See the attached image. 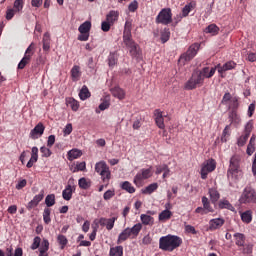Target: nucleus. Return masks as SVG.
I'll list each match as a JSON object with an SVG mask.
<instances>
[{
    "label": "nucleus",
    "instance_id": "1",
    "mask_svg": "<svg viewBox=\"0 0 256 256\" xmlns=\"http://www.w3.org/2000/svg\"><path fill=\"white\" fill-rule=\"evenodd\" d=\"M181 243H183V241L179 236L169 234L159 239V249L169 252L175 251L177 247L181 246Z\"/></svg>",
    "mask_w": 256,
    "mask_h": 256
},
{
    "label": "nucleus",
    "instance_id": "2",
    "mask_svg": "<svg viewBox=\"0 0 256 256\" xmlns=\"http://www.w3.org/2000/svg\"><path fill=\"white\" fill-rule=\"evenodd\" d=\"M239 163H241V157L235 155L230 158V166L227 172L228 179H239V175H241Z\"/></svg>",
    "mask_w": 256,
    "mask_h": 256
},
{
    "label": "nucleus",
    "instance_id": "3",
    "mask_svg": "<svg viewBox=\"0 0 256 256\" xmlns=\"http://www.w3.org/2000/svg\"><path fill=\"white\" fill-rule=\"evenodd\" d=\"M153 172L152 168H142L139 172L135 175L133 183L136 187H143V181L152 177Z\"/></svg>",
    "mask_w": 256,
    "mask_h": 256
},
{
    "label": "nucleus",
    "instance_id": "4",
    "mask_svg": "<svg viewBox=\"0 0 256 256\" xmlns=\"http://www.w3.org/2000/svg\"><path fill=\"white\" fill-rule=\"evenodd\" d=\"M95 171L96 173H99L104 183L111 179V171L109 170V166H107L105 161L97 162L95 165Z\"/></svg>",
    "mask_w": 256,
    "mask_h": 256
},
{
    "label": "nucleus",
    "instance_id": "5",
    "mask_svg": "<svg viewBox=\"0 0 256 256\" xmlns=\"http://www.w3.org/2000/svg\"><path fill=\"white\" fill-rule=\"evenodd\" d=\"M156 23H160L161 25H169L173 23V13L171 12V8L162 9L156 17Z\"/></svg>",
    "mask_w": 256,
    "mask_h": 256
},
{
    "label": "nucleus",
    "instance_id": "6",
    "mask_svg": "<svg viewBox=\"0 0 256 256\" xmlns=\"http://www.w3.org/2000/svg\"><path fill=\"white\" fill-rule=\"evenodd\" d=\"M201 85H203V78L201 77V74L194 72L184 87L187 91H193V89H197V87Z\"/></svg>",
    "mask_w": 256,
    "mask_h": 256
},
{
    "label": "nucleus",
    "instance_id": "7",
    "mask_svg": "<svg viewBox=\"0 0 256 256\" xmlns=\"http://www.w3.org/2000/svg\"><path fill=\"white\" fill-rule=\"evenodd\" d=\"M251 131H253V121L250 120L246 123L245 127H244V133L243 135H241L238 140H237V145L238 147H243L245 146V144L247 143L250 135H251Z\"/></svg>",
    "mask_w": 256,
    "mask_h": 256
},
{
    "label": "nucleus",
    "instance_id": "8",
    "mask_svg": "<svg viewBox=\"0 0 256 256\" xmlns=\"http://www.w3.org/2000/svg\"><path fill=\"white\" fill-rule=\"evenodd\" d=\"M240 203H256V193L251 187H246L240 197Z\"/></svg>",
    "mask_w": 256,
    "mask_h": 256
},
{
    "label": "nucleus",
    "instance_id": "9",
    "mask_svg": "<svg viewBox=\"0 0 256 256\" xmlns=\"http://www.w3.org/2000/svg\"><path fill=\"white\" fill-rule=\"evenodd\" d=\"M216 167H217V163L213 159H210V160H207L206 162H204L202 164V168L200 171L201 179H206L207 175H209V173L215 171Z\"/></svg>",
    "mask_w": 256,
    "mask_h": 256
},
{
    "label": "nucleus",
    "instance_id": "10",
    "mask_svg": "<svg viewBox=\"0 0 256 256\" xmlns=\"http://www.w3.org/2000/svg\"><path fill=\"white\" fill-rule=\"evenodd\" d=\"M124 41V45H126V47L129 49V53L132 57H136L138 58L141 50L139 48V44L135 43V41H133L132 38H128Z\"/></svg>",
    "mask_w": 256,
    "mask_h": 256
},
{
    "label": "nucleus",
    "instance_id": "11",
    "mask_svg": "<svg viewBox=\"0 0 256 256\" xmlns=\"http://www.w3.org/2000/svg\"><path fill=\"white\" fill-rule=\"evenodd\" d=\"M33 49H35V44L31 43L29 47L26 49L24 57L18 64V69H25V66L29 61H31V57H33Z\"/></svg>",
    "mask_w": 256,
    "mask_h": 256
},
{
    "label": "nucleus",
    "instance_id": "12",
    "mask_svg": "<svg viewBox=\"0 0 256 256\" xmlns=\"http://www.w3.org/2000/svg\"><path fill=\"white\" fill-rule=\"evenodd\" d=\"M115 221H117L116 217H112V218L102 217L99 220H95L94 223L96 224V227H98V225H101V227H106L108 231H111V229L115 227Z\"/></svg>",
    "mask_w": 256,
    "mask_h": 256
},
{
    "label": "nucleus",
    "instance_id": "13",
    "mask_svg": "<svg viewBox=\"0 0 256 256\" xmlns=\"http://www.w3.org/2000/svg\"><path fill=\"white\" fill-rule=\"evenodd\" d=\"M197 51H199V44L191 45L187 52L180 56V61H191L197 55Z\"/></svg>",
    "mask_w": 256,
    "mask_h": 256
},
{
    "label": "nucleus",
    "instance_id": "14",
    "mask_svg": "<svg viewBox=\"0 0 256 256\" xmlns=\"http://www.w3.org/2000/svg\"><path fill=\"white\" fill-rule=\"evenodd\" d=\"M43 197H45V191L41 190L39 194L35 195L34 198L27 204V209L31 211V209H35L41 201H43Z\"/></svg>",
    "mask_w": 256,
    "mask_h": 256
},
{
    "label": "nucleus",
    "instance_id": "15",
    "mask_svg": "<svg viewBox=\"0 0 256 256\" xmlns=\"http://www.w3.org/2000/svg\"><path fill=\"white\" fill-rule=\"evenodd\" d=\"M43 133H45V126H43L42 123H38L34 129L30 132V138L31 139H39V137L43 136Z\"/></svg>",
    "mask_w": 256,
    "mask_h": 256
},
{
    "label": "nucleus",
    "instance_id": "16",
    "mask_svg": "<svg viewBox=\"0 0 256 256\" xmlns=\"http://www.w3.org/2000/svg\"><path fill=\"white\" fill-rule=\"evenodd\" d=\"M216 71H217V68L209 69V67H204L200 72H196V73L200 75L204 81L205 79H211V77L215 75Z\"/></svg>",
    "mask_w": 256,
    "mask_h": 256
},
{
    "label": "nucleus",
    "instance_id": "17",
    "mask_svg": "<svg viewBox=\"0 0 256 256\" xmlns=\"http://www.w3.org/2000/svg\"><path fill=\"white\" fill-rule=\"evenodd\" d=\"M154 117L157 127H159V129H165V120L163 118V112L159 109H156L154 111Z\"/></svg>",
    "mask_w": 256,
    "mask_h": 256
},
{
    "label": "nucleus",
    "instance_id": "18",
    "mask_svg": "<svg viewBox=\"0 0 256 256\" xmlns=\"http://www.w3.org/2000/svg\"><path fill=\"white\" fill-rule=\"evenodd\" d=\"M225 225V220L223 218H215L209 221V229L210 231H215V229H220Z\"/></svg>",
    "mask_w": 256,
    "mask_h": 256
},
{
    "label": "nucleus",
    "instance_id": "19",
    "mask_svg": "<svg viewBox=\"0 0 256 256\" xmlns=\"http://www.w3.org/2000/svg\"><path fill=\"white\" fill-rule=\"evenodd\" d=\"M237 64L233 61L226 62L224 65L218 64L216 68L218 69V73H225V71H231V69H235Z\"/></svg>",
    "mask_w": 256,
    "mask_h": 256
},
{
    "label": "nucleus",
    "instance_id": "20",
    "mask_svg": "<svg viewBox=\"0 0 256 256\" xmlns=\"http://www.w3.org/2000/svg\"><path fill=\"white\" fill-rule=\"evenodd\" d=\"M73 191H75V187L71 185H67L66 188L62 191V197L65 201H71L73 197Z\"/></svg>",
    "mask_w": 256,
    "mask_h": 256
},
{
    "label": "nucleus",
    "instance_id": "21",
    "mask_svg": "<svg viewBox=\"0 0 256 256\" xmlns=\"http://www.w3.org/2000/svg\"><path fill=\"white\" fill-rule=\"evenodd\" d=\"M229 119H230L231 125H234L235 127L241 124V116H239V114H237V111L235 110H233L229 114Z\"/></svg>",
    "mask_w": 256,
    "mask_h": 256
},
{
    "label": "nucleus",
    "instance_id": "22",
    "mask_svg": "<svg viewBox=\"0 0 256 256\" xmlns=\"http://www.w3.org/2000/svg\"><path fill=\"white\" fill-rule=\"evenodd\" d=\"M132 26H133V23L131 22V20H127L125 22L124 33H123V41H125L127 39H131V27Z\"/></svg>",
    "mask_w": 256,
    "mask_h": 256
},
{
    "label": "nucleus",
    "instance_id": "23",
    "mask_svg": "<svg viewBox=\"0 0 256 256\" xmlns=\"http://www.w3.org/2000/svg\"><path fill=\"white\" fill-rule=\"evenodd\" d=\"M43 51H49L51 49V35L46 32L43 36Z\"/></svg>",
    "mask_w": 256,
    "mask_h": 256
},
{
    "label": "nucleus",
    "instance_id": "24",
    "mask_svg": "<svg viewBox=\"0 0 256 256\" xmlns=\"http://www.w3.org/2000/svg\"><path fill=\"white\" fill-rule=\"evenodd\" d=\"M171 38V30L169 28H164L160 31V41L161 43H167Z\"/></svg>",
    "mask_w": 256,
    "mask_h": 256
},
{
    "label": "nucleus",
    "instance_id": "25",
    "mask_svg": "<svg viewBox=\"0 0 256 256\" xmlns=\"http://www.w3.org/2000/svg\"><path fill=\"white\" fill-rule=\"evenodd\" d=\"M208 193L210 195V201L212 203H217V201H219V199L221 198V194H219V191L216 190V188H210Z\"/></svg>",
    "mask_w": 256,
    "mask_h": 256
},
{
    "label": "nucleus",
    "instance_id": "26",
    "mask_svg": "<svg viewBox=\"0 0 256 256\" xmlns=\"http://www.w3.org/2000/svg\"><path fill=\"white\" fill-rule=\"evenodd\" d=\"M255 141H256V136L253 134L250 138L249 144L247 146L246 153L247 155L251 156L253 153H255Z\"/></svg>",
    "mask_w": 256,
    "mask_h": 256
},
{
    "label": "nucleus",
    "instance_id": "27",
    "mask_svg": "<svg viewBox=\"0 0 256 256\" xmlns=\"http://www.w3.org/2000/svg\"><path fill=\"white\" fill-rule=\"evenodd\" d=\"M119 19V12L115 10H111L107 15H106V21H108L110 24L113 25L115 21Z\"/></svg>",
    "mask_w": 256,
    "mask_h": 256
},
{
    "label": "nucleus",
    "instance_id": "28",
    "mask_svg": "<svg viewBox=\"0 0 256 256\" xmlns=\"http://www.w3.org/2000/svg\"><path fill=\"white\" fill-rule=\"evenodd\" d=\"M83 155V152L79 149H72L68 151V161H74V159H79Z\"/></svg>",
    "mask_w": 256,
    "mask_h": 256
},
{
    "label": "nucleus",
    "instance_id": "29",
    "mask_svg": "<svg viewBox=\"0 0 256 256\" xmlns=\"http://www.w3.org/2000/svg\"><path fill=\"white\" fill-rule=\"evenodd\" d=\"M111 93L113 97H117V99H125V91L120 87L112 88Z\"/></svg>",
    "mask_w": 256,
    "mask_h": 256
},
{
    "label": "nucleus",
    "instance_id": "30",
    "mask_svg": "<svg viewBox=\"0 0 256 256\" xmlns=\"http://www.w3.org/2000/svg\"><path fill=\"white\" fill-rule=\"evenodd\" d=\"M235 244L238 247L245 246V234L243 233H235L234 234Z\"/></svg>",
    "mask_w": 256,
    "mask_h": 256
},
{
    "label": "nucleus",
    "instance_id": "31",
    "mask_svg": "<svg viewBox=\"0 0 256 256\" xmlns=\"http://www.w3.org/2000/svg\"><path fill=\"white\" fill-rule=\"evenodd\" d=\"M158 187H159V184L152 183L147 187H145L144 189H142V193L143 195H151V193H154V191H157Z\"/></svg>",
    "mask_w": 256,
    "mask_h": 256
},
{
    "label": "nucleus",
    "instance_id": "32",
    "mask_svg": "<svg viewBox=\"0 0 256 256\" xmlns=\"http://www.w3.org/2000/svg\"><path fill=\"white\" fill-rule=\"evenodd\" d=\"M131 237V232H129V228H126L123 232H121L118 236L117 243H123V241H127Z\"/></svg>",
    "mask_w": 256,
    "mask_h": 256
},
{
    "label": "nucleus",
    "instance_id": "33",
    "mask_svg": "<svg viewBox=\"0 0 256 256\" xmlns=\"http://www.w3.org/2000/svg\"><path fill=\"white\" fill-rule=\"evenodd\" d=\"M140 219L143 225H153L155 223V219L147 214H141Z\"/></svg>",
    "mask_w": 256,
    "mask_h": 256
},
{
    "label": "nucleus",
    "instance_id": "34",
    "mask_svg": "<svg viewBox=\"0 0 256 256\" xmlns=\"http://www.w3.org/2000/svg\"><path fill=\"white\" fill-rule=\"evenodd\" d=\"M79 97L81 101H85L86 99H89L91 97V92H89V88L87 86H83L79 92Z\"/></svg>",
    "mask_w": 256,
    "mask_h": 256
},
{
    "label": "nucleus",
    "instance_id": "35",
    "mask_svg": "<svg viewBox=\"0 0 256 256\" xmlns=\"http://www.w3.org/2000/svg\"><path fill=\"white\" fill-rule=\"evenodd\" d=\"M202 205L204 208V211H206V214L213 213V207H211V202H209L208 197H202Z\"/></svg>",
    "mask_w": 256,
    "mask_h": 256
},
{
    "label": "nucleus",
    "instance_id": "36",
    "mask_svg": "<svg viewBox=\"0 0 256 256\" xmlns=\"http://www.w3.org/2000/svg\"><path fill=\"white\" fill-rule=\"evenodd\" d=\"M193 9H195V2H190L186 4L182 9V17H187V15H189V13L193 11Z\"/></svg>",
    "mask_w": 256,
    "mask_h": 256
},
{
    "label": "nucleus",
    "instance_id": "37",
    "mask_svg": "<svg viewBox=\"0 0 256 256\" xmlns=\"http://www.w3.org/2000/svg\"><path fill=\"white\" fill-rule=\"evenodd\" d=\"M71 77L72 81H79V78L81 77V68L79 66H74L71 69Z\"/></svg>",
    "mask_w": 256,
    "mask_h": 256
},
{
    "label": "nucleus",
    "instance_id": "38",
    "mask_svg": "<svg viewBox=\"0 0 256 256\" xmlns=\"http://www.w3.org/2000/svg\"><path fill=\"white\" fill-rule=\"evenodd\" d=\"M219 209H228L229 211H235V207L228 200H221L218 204Z\"/></svg>",
    "mask_w": 256,
    "mask_h": 256
},
{
    "label": "nucleus",
    "instance_id": "39",
    "mask_svg": "<svg viewBox=\"0 0 256 256\" xmlns=\"http://www.w3.org/2000/svg\"><path fill=\"white\" fill-rule=\"evenodd\" d=\"M79 33H89L91 31V21H85L78 28Z\"/></svg>",
    "mask_w": 256,
    "mask_h": 256
},
{
    "label": "nucleus",
    "instance_id": "40",
    "mask_svg": "<svg viewBox=\"0 0 256 256\" xmlns=\"http://www.w3.org/2000/svg\"><path fill=\"white\" fill-rule=\"evenodd\" d=\"M141 229H143V225L141 223L135 224L132 228H129L130 235L137 237Z\"/></svg>",
    "mask_w": 256,
    "mask_h": 256
},
{
    "label": "nucleus",
    "instance_id": "41",
    "mask_svg": "<svg viewBox=\"0 0 256 256\" xmlns=\"http://www.w3.org/2000/svg\"><path fill=\"white\" fill-rule=\"evenodd\" d=\"M78 185L80 189H89V187H91V180H88L86 178H80L78 180Z\"/></svg>",
    "mask_w": 256,
    "mask_h": 256
},
{
    "label": "nucleus",
    "instance_id": "42",
    "mask_svg": "<svg viewBox=\"0 0 256 256\" xmlns=\"http://www.w3.org/2000/svg\"><path fill=\"white\" fill-rule=\"evenodd\" d=\"M241 219L244 223H251L253 220V215L251 213V210L245 211L241 214Z\"/></svg>",
    "mask_w": 256,
    "mask_h": 256
},
{
    "label": "nucleus",
    "instance_id": "43",
    "mask_svg": "<svg viewBox=\"0 0 256 256\" xmlns=\"http://www.w3.org/2000/svg\"><path fill=\"white\" fill-rule=\"evenodd\" d=\"M68 107H70L72 109V111H78L79 110V102H77V100L73 99V98H69L66 101Z\"/></svg>",
    "mask_w": 256,
    "mask_h": 256
},
{
    "label": "nucleus",
    "instance_id": "44",
    "mask_svg": "<svg viewBox=\"0 0 256 256\" xmlns=\"http://www.w3.org/2000/svg\"><path fill=\"white\" fill-rule=\"evenodd\" d=\"M121 188L124 191H127V193H135V187H133V185H131V182L129 181H125L121 184Z\"/></svg>",
    "mask_w": 256,
    "mask_h": 256
},
{
    "label": "nucleus",
    "instance_id": "45",
    "mask_svg": "<svg viewBox=\"0 0 256 256\" xmlns=\"http://www.w3.org/2000/svg\"><path fill=\"white\" fill-rule=\"evenodd\" d=\"M110 256H123V246H116L111 248Z\"/></svg>",
    "mask_w": 256,
    "mask_h": 256
},
{
    "label": "nucleus",
    "instance_id": "46",
    "mask_svg": "<svg viewBox=\"0 0 256 256\" xmlns=\"http://www.w3.org/2000/svg\"><path fill=\"white\" fill-rule=\"evenodd\" d=\"M171 215H173V213H171V211L164 210L159 214L158 219H159V221H167V220L171 219Z\"/></svg>",
    "mask_w": 256,
    "mask_h": 256
},
{
    "label": "nucleus",
    "instance_id": "47",
    "mask_svg": "<svg viewBox=\"0 0 256 256\" xmlns=\"http://www.w3.org/2000/svg\"><path fill=\"white\" fill-rule=\"evenodd\" d=\"M43 221L46 225L51 223V209L45 208L43 212Z\"/></svg>",
    "mask_w": 256,
    "mask_h": 256
},
{
    "label": "nucleus",
    "instance_id": "48",
    "mask_svg": "<svg viewBox=\"0 0 256 256\" xmlns=\"http://www.w3.org/2000/svg\"><path fill=\"white\" fill-rule=\"evenodd\" d=\"M57 241L59 245H61V249H65V246L69 243V240H67V237L63 234L58 235Z\"/></svg>",
    "mask_w": 256,
    "mask_h": 256
},
{
    "label": "nucleus",
    "instance_id": "49",
    "mask_svg": "<svg viewBox=\"0 0 256 256\" xmlns=\"http://www.w3.org/2000/svg\"><path fill=\"white\" fill-rule=\"evenodd\" d=\"M45 205L47 207H53V205H55V194H49L46 196Z\"/></svg>",
    "mask_w": 256,
    "mask_h": 256
},
{
    "label": "nucleus",
    "instance_id": "50",
    "mask_svg": "<svg viewBox=\"0 0 256 256\" xmlns=\"http://www.w3.org/2000/svg\"><path fill=\"white\" fill-rule=\"evenodd\" d=\"M108 65L109 67H115L117 65V54L111 53L108 57Z\"/></svg>",
    "mask_w": 256,
    "mask_h": 256
},
{
    "label": "nucleus",
    "instance_id": "51",
    "mask_svg": "<svg viewBox=\"0 0 256 256\" xmlns=\"http://www.w3.org/2000/svg\"><path fill=\"white\" fill-rule=\"evenodd\" d=\"M110 105H111V102L109 100V97H106L102 101V103L99 105V109H100V111H105L106 109H109Z\"/></svg>",
    "mask_w": 256,
    "mask_h": 256
},
{
    "label": "nucleus",
    "instance_id": "52",
    "mask_svg": "<svg viewBox=\"0 0 256 256\" xmlns=\"http://www.w3.org/2000/svg\"><path fill=\"white\" fill-rule=\"evenodd\" d=\"M39 251H42L44 253H47V251H49V240L43 239V241L40 244Z\"/></svg>",
    "mask_w": 256,
    "mask_h": 256
},
{
    "label": "nucleus",
    "instance_id": "53",
    "mask_svg": "<svg viewBox=\"0 0 256 256\" xmlns=\"http://www.w3.org/2000/svg\"><path fill=\"white\" fill-rule=\"evenodd\" d=\"M219 27L215 24H211L206 28V33H211L212 35H216L218 33Z\"/></svg>",
    "mask_w": 256,
    "mask_h": 256
},
{
    "label": "nucleus",
    "instance_id": "54",
    "mask_svg": "<svg viewBox=\"0 0 256 256\" xmlns=\"http://www.w3.org/2000/svg\"><path fill=\"white\" fill-rule=\"evenodd\" d=\"M242 253L244 255H251V253H253V245L252 244H245L243 246Z\"/></svg>",
    "mask_w": 256,
    "mask_h": 256
},
{
    "label": "nucleus",
    "instance_id": "55",
    "mask_svg": "<svg viewBox=\"0 0 256 256\" xmlns=\"http://www.w3.org/2000/svg\"><path fill=\"white\" fill-rule=\"evenodd\" d=\"M40 245H41V238L39 236H36L31 245V249L35 251V249H39Z\"/></svg>",
    "mask_w": 256,
    "mask_h": 256
},
{
    "label": "nucleus",
    "instance_id": "56",
    "mask_svg": "<svg viewBox=\"0 0 256 256\" xmlns=\"http://www.w3.org/2000/svg\"><path fill=\"white\" fill-rule=\"evenodd\" d=\"M85 169H87V164L85 162H78L73 173H76V171H85Z\"/></svg>",
    "mask_w": 256,
    "mask_h": 256
},
{
    "label": "nucleus",
    "instance_id": "57",
    "mask_svg": "<svg viewBox=\"0 0 256 256\" xmlns=\"http://www.w3.org/2000/svg\"><path fill=\"white\" fill-rule=\"evenodd\" d=\"M112 197H115V190H107L103 195L105 201H109Z\"/></svg>",
    "mask_w": 256,
    "mask_h": 256
},
{
    "label": "nucleus",
    "instance_id": "58",
    "mask_svg": "<svg viewBox=\"0 0 256 256\" xmlns=\"http://www.w3.org/2000/svg\"><path fill=\"white\" fill-rule=\"evenodd\" d=\"M14 10L16 12L23 10V0H15L14 2Z\"/></svg>",
    "mask_w": 256,
    "mask_h": 256
},
{
    "label": "nucleus",
    "instance_id": "59",
    "mask_svg": "<svg viewBox=\"0 0 256 256\" xmlns=\"http://www.w3.org/2000/svg\"><path fill=\"white\" fill-rule=\"evenodd\" d=\"M40 152L42 153V157H51V149L45 146L40 148Z\"/></svg>",
    "mask_w": 256,
    "mask_h": 256
},
{
    "label": "nucleus",
    "instance_id": "60",
    "mask_svg": "<svg viewBox=\"0 0 256 256\" xmlns=\"http://www.w3.org/2000/svg\"><path fill=\"white\" fill-rule=\"evenodd\" d=\"M111 22H109V21H104V22H102V24H101V29H102V31H104L105 33H107V31H109L110 29H111Z\"/></svg>",
    "mask_w": 256,
    "mask_h": 256
},
{
    "label": "nucleus",
    "instance_id": "61",
    "mask_svg": "<svg viewBox=\"0 0 256 256\" xmlns=\"http://www.w3.org/2000/svg\"><path fill=\"white\" fill-rule=\"evenodd\" d=\"M38 159H39V157H37V156H31L30 160L26 164V167L28 169H31V167H33V165H35V163H37Z\"/></svg>",
    "mask_w": 256,
    "mask_h": 256
},
{
    "label": "nucleus",
    "instance_id": "62",
    "mask_svg": "<svg viewBox=\"0 0 256 256\" xmlns=\"http://www.w3.org/2000/svg\"><path fill=\"white\" fill-rule=\"evenodd\" d=\"M137 7H139V4L137 3L136 0H134L133 2H131L128 6L129 11H131L132 13H135V11H137Z\"/></svg>",
    "mask_w": 256,
    "mask_h": 256
},
{
    "label": "nucleus",
    "instance_id": "63",
    "mask_svg": "<svg viewBox=\"0 0 256 256\" xmlns=\"http://www.w3.org/2000/svg\"><path fill=\"white\" fill-rule=\"evenodd\" d=\"M73 132V125L71 123L67 124L63 130L64 135H71Z\"/></svg>",
    "mask_w": 256,
    "mask_h": 256
},
{
    "label": "nucleus",
    "instance_id": "64",
    "mask_svg": "<svg viewBox=\"0 0 256 256\" xmlns=\"http://www.w3.org/2000/svg\"><path fill=\"white\" fill-rule=\"evenodd\" d=\"M78 41H89V32L80 33L78 35Z\"/></svg>",
    "mask_w": 256,
    "mask_h": 256
}]
</instances>
